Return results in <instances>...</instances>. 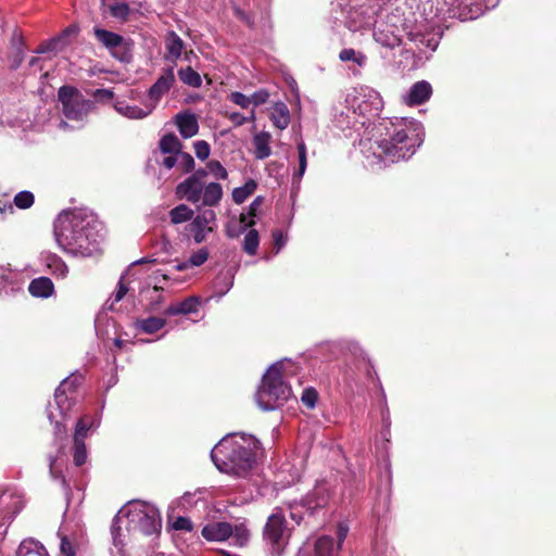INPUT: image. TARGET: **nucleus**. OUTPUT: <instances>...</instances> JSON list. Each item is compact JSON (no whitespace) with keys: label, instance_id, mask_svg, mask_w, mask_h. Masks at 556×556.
I'll use <instances>...</instances> for the list:
<instances>
[{"label":"nucleus","instance_id":"nucleus-1","mask_svg":"<svg viewBox=\"0 0 556 556\" xmlns=\"http://www.w3.org/2000/svg\"><path fill=\"white\" fill-rule=\"evenodd\" d=\"M260 451L261 443L255 437L232 433L214 446L211 456L222 472L247 477L255 467Z\"/></svg>","mask_w":556,"mask_h":556},{"label":"nucleus","instance_id":"nucleus-2","mask_svg":"<svg viewBox=\"0 0 556 556\" xmlns=\"http://www.w3.org/2000/svg\"><path fill=\"white\" fill-rule=\"evenodd\" d=\"M90 222L81 214L64 212L54 222V236L65 251L77 252L88 249L91 241Z\"/></svg>","mask_w":556,"mask_h":556},{"label":"nucleus","instance_id":"nucleus-3","mask_svg":"<svg viewBox=\"0 0 556 556\" xmlns=\"http://www.w3.org/2000/svg\"><path fill=\"white\" fill-rule=\"evenodd\" d=\"M288 366L290 363L278 362L271 365L263 376L256 397L264 410L282 406L291 396V388L286 381Z\"/></svg>","mask_w":556,"mask_h":556},{"label":"nucleus","instance_id":"nucleus-4","mask_svg":"<svg viewBox=\"0 0 556 556\" xmlns=\"http://www.w3.org/2000/svg\"><path fill=\"white\" fill-rule=\"evenodd\" d=\"M388 136L377 141L378 156L384 162L396 163L409 159L422 143V138L412 126L394 128Z\"/></svg>","mask_w":556,"mask_h":556},{"label":"nucleus","instance_id":"nucleus-5","mask_svg":"<svg viewBox=\"0 0 556 556\" xmlns=\"http://www.w3.org/2000/svg\"><path fill=\"white\" fill-rule=\"evenodd\" d=\"M262 534L270 556H281L289 544L291 529L280 510L268 516Z\"/></svg>","mask_w":556,"mask_h":556},{"label":"nucleus","instance_id":"nucleus-6","mask_svg":"<svg viewBox=\"0 0 556 556\" xmlns=\"http://www.w3.org/2000/svg\"><path fill=\"white\" fill-rule=\"evenodd\" d=\"M58 99L62 104L63 114L72 121H81L93 109V102L86 99L74 86L60 87Z\"/></svg>","mask_w":556,"mask_h":556},{"label":"nucleus","instance_id":"nucleus-7","mask_svg":"<svg viewBox=\"0 0 556 556\" xmlns=\"http://www.w3.org/2000/svg\"><path fill=\"white\" fill-rule=\"evenodd\" d=\"M93 33L99 42L109 50L110 54L114 59L124 63H129L131 61L134 48L132 40L126 39L122 35L100 27H96Z\"/></svg>","mask_w":556,"mask_h":556},{"label":"nucleus","instance_id":"nucleus-8","mask_svg":"<svg viewBox=\"0 0 556 556\" xmlns=\"http://www.w3.org/2000/svg\"><path fill=\"white\" fill-rule=\"evenodd\" d=\"M129 528L142 535L157 534L162 528L161 515L154 507L135 509L129 513Z\"/></svg>","mask_w":556,"mask_h":556},{"label":"nucleus","instance_id":"nucleus-9","mask_svg":"<svg viewBox=\"0 0 556 556\" xmlns=\"http://www.w3.org/2000/svg\"><path fill=\"white\" fill-rule=\"evenodd\" d=\"M216 227V214L207 208L199 213L187 226V230L193 236L195 243H202L206 240V235L213 232Z\"/></svg>","mask_w":556,"mask_h":556},{"label":"nucleus","instance_id":"nucleus-10","mask_svg":"<svg viewBox=\"0 0 556 556\" xmlns=\"http://www.w3.org/2000/svg\"><path fill=\"white\" fill-rule=\"evenodd\" d=\"M233 533V527L227 521H213L205 525L201 535L208 542H224Z\"/></svg>","mask_w":556,"mask_h":556},{"label":"nucleus","instance_id":"nucleus-11","mask_svg":"<svg viewBox=\"0 0 556 556\" xmlns=\"http://www.w3.org/2000/svg\"><path fill=\"white\" fill-rule=\"evenodd\" d=\"M204 184L188 177L184 181L177 185L176 195L179 199H185L192 204H197L201 201Z\"/></svg>","mask_w":556,"mask_h":556},{"label":"nucleus","instance_id":"nucleus-12","mask_svg":"<svg viewBox=\"0 0 556 556\" xmlns=\"http://www.w3.org/2000/svg\"><path fill=\"white\" fill-rule=\"evenodd\" d=\"M175 81L174 70L168 67L165 72L157 78V80L150 87L148 91L149 99L154 103L159 102L160 99L169 91L173 84Z\"/></svg>","mask_w":556,"mask_h":556},{"label":"nucleus","instance_id":"nucleus-13","mask_svg":"<svg viewBox=\"0 0 556 556\" xmlns=\"http://www.w3.org/2000/svg\"><path fill=\"white\" fill-rule=\"evenodd\" d=\"M175 122L179 134L186 139L195 136L199 131L198 119L192 113H178Z\"/></svg>","mask_w":556,"mask_h":556},{"label":"nucleus","instance_id":"nucleus-14","mask_svg":"<svg viewBox=\"0 0 556 556\" xmlns=\"http://www.w3.org/2000/svg\"><path fill=\"white\" fill-rule=\"evenodd\" d=\"M431 93L432 87L428 81H417L410 87V90L407 94L406 103L408 105H420L430 98Z\"/></svg>","mask_w":556,"mask_h":556},{"label":"nucleus","instance_id":"nucleus-15","mask_svg":"<svg viewBox=\"0 0 556 556\" xmlns=\"http://www.w3.org/2000/svg\"><path fill=\"white\" fill-rule=\"evenodd\" d=\"M199 306H200V298L189 296V298H186L181 302L169 305L164 311V314L166 316L188 315V314L198 312Z\"/></svg>","mask_w":556,"mask_h":556},{"label":"nucleus","instance_id":"nucleus-16","mask_svg":"<svg viewBox=\"0 0 556 556\" xmlns=\"http://www.w3.org/2000/svg\"><path fill=\"white\" fill-rule=\"evenodd\" d=\"M72 33V28L67 27L64 29L59 36L51 38L50 40L41 42L37 49L36 53L43 54L48 52H59L62 51L66 46L67 36Z\"/></svg>","mask_w":556,"mask_h":556},{"label":"nucleus","instance_id":"nucleus-17","mask_svg":"<svg viewBox=\"0 0 556 556\" xmlns=\"http://www.w3.org/2000/svg\"><path fill=\"white\" fill-rule=\"evenodd\" d=\"M28 292L35 298H49L54 292V285L48 277L35 278L28 286Z\"/></svg>","mask_w":556,"mask_h":556},{"label":"nucleus","instance_id":"nucleus-18","mask_svg":"<svg viewBox=\"0 0 556 556\" xmlns=\"http://www.w3.org/2000/svg\"><path fill=\"white\" fill-rule=\"evenodd\" d=\"M339 551L340 549L334 546L333 538L321 535L314 543V553L312 556H338Z\"/></svg>","mask_w":556,"mask_h":556},{"label":"nucleus","instance_id":"nucleus-19","mask_svg":"<svg viewBox=\"0 0 556 556\" xmlns=\"http://www.w3.org/2000/svg\"><path fill=\"white\" fill-rule=\"evenodd\" d=\"M270 119L278 129H286L290 122L288 106L283 102L275 103L271 108Z\"/></svg>","mask_w":556,"mask_h":556},{"label":"nucleus","instance_id":"nucleus-20","mask_svg":"<svg viewBox=\"0 0 556 556\" xmlns=\"http://www.w3.org/2000/svg\"><path fill=\"white\" fill-rule=\"evenodd\" d=\"M223 198V188L218 182H211L203 188L201 195L202 204L205 206L217 205Z\"/></svg>","mask_w":556,"mask_h":556},{"label":"nucleus","instance_id":"nucleus-21","mask_svg":"<svg viewBox=\"0 0 556 556\" xmlns=\"http://www.w3.org/2000/svg\"><path fill=\"white\" fill-rule=\"evenodd\" d=\"M135 325L138 330L148 334H153L165 327L166 319L152 316L144 319H138Z\"/></svg>","mask_w":556,"mask_h":556},{"label":"nucleus","instance_id":"nucleus-22","mask_svg":"<svg viewBox=\"0 0 556 556\" xmlns=\"http://www.w3.org/2000/svg\"><path fill=\"white\" fill-rule=\"evenodd\" d=\"M270 135L268 132H261L256 135L253 139V143L255 147V157L258 160H264L268 157L271 153L269 147Z\"/></svg>","mask_w":556,"mask_h":556},{"label":"nucleus","instance_id":"nucleus-23","mask_svg":"<svg viewBox=\"0 0 556 556\" xmlns=\"http://www.w3.org/2000/svg\"><path fill=\"white\" fill-rule=\"evenodd\" d=\"M160 150L163 153L178 154L181 151L182 144L176 135L169 132L164 135L159 142Z\"/></svg>","mask_w":556,"mask_h":556},{"label":"nucleus","instance_id":"nucleus-24","mask_svg":"<svg viewBox=\"0 0 556 556\" xmlns=\"http://www.w3.org/2000/svg\"><path fill=\"white\" fill-rule=\"evenodd\" d=\"M54 401L60 413L65 415L75 402L74 395L58 387L54 392Z\"/></svg>","mask_w":556,"mask_h":556},{"label":"nucleus","instance_id":"nucleus-25","mask_svg":"<svg viewBox=\"0 0 556 556\" xmlns=\"http://www.w3.org/2000/svg\"><path fill=\"white\" fill-rule=\"evenodd\" d=\"M165 46L166 50L168 51V54L172 58L178 59L181 55L184 49V41L175 31H169L167 34L165 39Z\"/></svg>","mask_w":556,"mask_h":556},{"label":"nucleus","instance_id":"nucleus-26","mask_svg":"<svg viewBox=\"0 0 556 556\" xmlns=\"http://www.w3.org/2000/svg\"><path fill=\"white\" fill-rule=\"evenodd\" d=\"M257 184L253 179H249L242 187L232 190V200L237 204L243 203L256 190Z\"/></svg>","mask_w":556,"mask_h":556},{"label":"nucleus","instance_id":"nucleus-27","mask_svg":"<svg viewBox=\"0 0 556 556\" xmlns=\"http://www.w3.org/2000/svg\"><path fill=\"white\" fill-rule=\"evenodd\" d=\"M172 224H181L192 220L193 211L186 204H179L169 211Z\"/></svg>","mask_w":556,"mask_h":556},{"label":"nucleus","instance_id":"nucleus-28","mask_svg":"<svg viewBox=\"0 0 556 556\" xmlns=\"http://www.w3.org/2000/svg\"><path fill=\"white\" fill-rule=\"evenodd\" d=\"M178 77L184 84L193 88H199L202 84L200 74L197 71H194L191 66L180 68L178 71Z\"/></svg>","mask_w":556,"mask_h":556},{"label":"nucleus","instance_id":"nucleus-29","mask_svg":"<svg viewBox=\"0 0 556 556\" xmlns=\"http://www.w3.org/2000/svg\"><path fill=\"white\" fill-rule=\"evenodd\" d=\"M260 244V236L257 230L250 229L244 236L243 240V251L249 255H255L257 252V248Z\"/></svg>","mask_w":556,"mask_h":556},{"label":"nucleus","instance_id":"nucleus-30","mask_svg":"<svg viewBox=\"0 0 556 556\" xmlns=\"http://www.w3.org/2000/svg\"><path fill=\"white\" fill-rule=\"evenodd\" d=\"M339 59L342 62L353 61L358 66H364L366 64L367 58L362 52H356L352 48L343 49L339 53Z\"/></svg>","mask_w":556,"mask_h":556},{"label":"nucleus","instance_id":"nucleus-31","mask_svg":"<svg viewBox=\"0 0 556 556\" xmlns=\"http://www.w3.org/2000/svg\"><path fill=\"white\" fill-rule=\"evenodd\" d=\"M48 268L51 274L56 277H65L68 273L66 264L58 256H51L48 258Z\"/></svg>","mask_w":556,"mask_h":556},{"label":"nucleus","instance_id":"nucleus-32","mask_svg":"<svg viewBox=\"0 0 556 556\" xmlns=\"http://www.w3.org/2000/svg\"><path fill=\"white\" fill-rule=\"evenodd\" d=\"M73 462L77 467L83 466L87 462V447L84 441H74Z\"/></svg>","mask_w":556,"mask_h":556},{"label":"nucleus","instance_id":"nucleus-33","mask_svg":"<svg viewBox=\"0 0 556 556\" xmlns=\"http://www.w3.org/2000/svg\"><path fill=\"white\" fill-rule=\"evenodd\" d=\"M13 202L16 207L27 210L33 206L35 197L30 191L24 190L15 194Z\"/></svg>","mask_w":556,"mask_h":556},{"label":"nucleus","instance_id":"nucleus-34","mask_svg":"<svg viewBox=\"0 0 556 556\" xmlns=\"http://www.w3.org/2000/svg\"><path fill=\"white\" fill-rule=\"evenodd\" d=\"M91 426V422L89 421V418L87 416H84L78 419L75 427V433H74V441H84L87 437V432Z\"/></svg>","mask_w":556,"mask_h":556},{"label":"nucleus","instance_id":"nucleus-35","mask_svg":"<svg viewBox=\"0 0 556 556\" xmlns=\"http://www.w3.org/2000/svg\"><path fill=\"white\" fill-rule=\"evenodd\" d=\"M298 153H299V169L294 173V178L301 179L305 173L307 166V157H306V146L303 141L298 143Z\"/></svg>","mask_w":556,"mask_h":556},{"label":"nucleus","instance_id":"nucleus-36","mask_svg":"<svg viewBox=\"0 0 556 556\" xmlns=\"http://www.w3.org/2000/svg\"><path fill=\"white\" fill-rule=\"evenodd\" d=\"M207 169L211 174H213L218 179H227L228 173L227 169L222 165V163L217 160H211L206 164Z\"/></svg>","mask_w":556,"mask_h":556},{"label":"nucleus","instance_id":"nucleus-37","mask_svg":"<svg viewBox=\"0 0 556 556\" xmlns=\"http://www.w3.org/2000/svg\"><path fill=\"white\" fill-rule=\"evenodd\" d=\"M232 535L235 536L236 539V543L239 545V546H243L248 543L249 541V538H250V532L248 530V528L244 526V525H239V526H236L233 528V533Z\"/></svg>","mask_w":556,"mask_h":556},{"label":"nucleus","instance_id":"nucleus-38","mask_svg":"<svg viewBox=\"0 0 556 556\" xmlns=\"http://www.w3.org/2000/svg\"><path fill=\"white\" fill-rule=\"evenodd\" d=\"M110 12L112 16L126 21L130 13V9L126 3H115L110 7Z\"/></svg>","mask_w":556,"mask_h":556},{"label":"nucleus","instance_id":"nucleus-39","mask_svg":"<svg viewBox=\"0 0 556 556\" xmlns=\"http://www.w3.org/2000/svg\"><path fill=\"white\" fill-rule=\"evenodd\" d=\"M193 148L199 160L204 161L210 156L211 147L205 140L195 141Z\"/></svg>","mask_w":556,"mask_h":556},{"label":"nucleus","instance_id":"nucleus-40","mask_svg":"<svg viewBox=\"0 0 556 556\" xmlns=\"http://www.w3.org/2000/svg\"><path fill=\"white\" fill-rule=\"evenodd\" d=\"M178 155V163L185 173H190L194 169V160L191 154L180 151Z\"/></svg>","mask_w":556,"mask_h":556},{"label":"nucleus","instance_id":"nucleus-41","mask_svg":"<svg viewBox=\"0 0 556 556\" xmlns=\"http://www.w3.org/2000/svg\"><path fill=\"white\" fill-rule=\"evenodd\" d=\"M317 400L318 393L313 388L305 389L301 396L302 403L308 408H313L316 405Z\"/></svg>","mask_w":556,"mask_h":556},{"label":"nucleus","instance_id":"nucleus-42","mask_svg":"<svg viewBox=\"0 0 556 556\" xmlns=\"http://www.w3.org/2000/svg\"><path fill=\"white\" fill-rule=\"evenodd\" d=\"M208 255L210 254H208L207 249L202 248V249H200L197 252L191 254V256L189 257L188 263L191 266H201L202 264H204L207 261Z\"/></svg>","mask_w":556,"mask_h":556},{"label":"nucleus","instance_id":"nucleus-43","mask_svg":"<svg viewBox=\"0 0 556 556\" xmlns=\"http://www.w3.org/2000/svg\"><path fill=\"white\" fill-rule=\"evenodd\" d=\"M80 377H67L60 383L59 387L74 395L78 386L80 384Z\"/></svg>","mask_w":556,"mask_h":556},{"label":"nucleus","instance_id":"nucleus-44","mask_svg":"<svg viewBox=\"0 0 556 556\" xmlns=\"http://www.w3.org/2000/svg\"><path fill=\"white\" fill-rule=\"evenodd\" d=\"M91 96L97 102L106 103L114 98V92L112 89H96Z\"/></svg>","mask_w":556,"mask_h":556},{"label":"nucleus","instance_id":"nucleus-45","mask_svg":"<svg viewBox=\"0 0 556 556\" xmlns=\"http://www.w3.org/2000/svg\"><path fill=\"white\" fill-rule=\"evenodd\" d=\"M229 100L242 109H247L251 104L250 98L239 91L231 92Z\"/></svg>","mask_w":556,"mask_h":556},{"label":"nucleus","instance_id":"nucleus-46","mask_svg":"<svg viewBox=\"0 0 556 556\" xmlns=\"http://www.w3.org/2000/svg\"><path fill=\"white\" fill-rule=\"evenodd\" d=\"M173 528L175 530L192 531L193 526L192 521L188 517L179 516L173 522Z\"/></svg>","mask_w":556,"mask_h":556},{"label":"nucleus","instance_id":"nucleus-47","mask_svg":"<svg viewBox=\"0 0 556 556\" xmlns=\"http://www.w3.org/2000/svg\"><path fill=\"white\" fill-rule=\"evenodd\" d=\"M269 98V93L267 90L265 89H260L257 91H255L251 97H250V100H251V103H253L254 105H261V104H264L265 102H267Z\"/></svg>","mask_w":556,"mask_h":556},{"label":"nucleus","instance_id":"nucleus-48","mask_svg":"<svg viewBox=\"0 0 556 556\" xmlns=\"http://www.w3.org/2000/svg\"><path fill=\"white\" fill-rule=\"evenodd\" d=\"M60 548L66 556H76V547L66 536L62 538Z\"/></svg>","mask_w":556,"mask_h":556},{"label":"nucleus","instance_id":"nucleus-49","mask_svg":"<svg viewBox=\"0 0 556 556\" xmlns=\"http://www.w3.org/2000/svg\"><path fill=\"white\" fill-rule=\"evenodd\" d=\"M127 292H128V287H127V283L125 282V276H122L118 281V288L114 294L115 302L122 301L124 299V296L127 294Z\"/></svg>","mask_w":556,"mask_h":556},{"label":"nucleus","instance_id":"nucleus-50","mask_svg":"<svg viewBox=\"0 0 556 556\" xmlns=\"http://www.w3.org/2000/svg\"><path fill=\"white\" fill-rule=\"evenodd\" d=\"M264 201L263 197H256L249 206L248 215L255 217Z\"/></svg>","mask_w":556,"mask_h":556},{"label":"nucleus","instance_id":"nucleus-51","mask_svg":"<svg viewBox=\"0 0 556 556\" xmlns=\"http://www.w3.org/2000/svg\"><path fill=\"white\" fill-rule=\"evenodd\" d=\"M228 118L233 123L235 126H242L244 125L245 123L250 122V118H248L247 116H243L241 113L239 112H233L231 114H229Z\"/></svg>","mask_w":556,"mask_h":556},{"label":"nucleus","instance_id":"nucleus-52","mask_svg":"<svg viewBox=\"0 0 556 556\" xmlns=\"http://www.w3.org/2000/svg\"><path fill=\"white\" fill-rule=\"evenodd\" d=\"M235 11V15L242 22H244L247 25L249 26H252L253 25V21L251 20V17L243 11L241 10L240 8L236 7L233 9Z\"/></svg>","mask_w":556,"mask_h":556},{"label":"nucleus","instance_id":"nucleus-53","mask_svg":"<svg viewBox=\"0 0 556 556\" xmlns=\"http://www.w3.org/2000/svg\"><path fill=\"white\" fill-rule=\"evenodd\" d=\"M273 237H274V240H275V245L277 247V251H278L286 243V237L283 236L282 231H280V230H275L273 232Z\"/></svg>","mask_w":556,"mask_h":556},{"label":"nucleus","instance_id":"nucleus-54","mask_svg":"<svg viewBox=\"0 0 556 556\" xmlns=\"http://www.w3.org/2000/svg\"><path fill=\"white\" fill-rule=\"evenodd\" d=\"M206 176H207V170L204 168H199L189 177L193 178L194 180H198L201 184H204V179L206 178Z\"/></svg>","mask_w":556,"mask_h":556},{"label":"nucleus","instance_id":"nucleus-55","mask_svg":"<svg viewBox=\"0 0 556 556\" xmlns=\"http://www.w3.org/2000/svg\"><path fill=\"white\" fill-rule=\"evenodd\" d=\"M178 162V155H169V156H166L164 160H163V166L167 169H170L173 168L176 163Z\"/></svg>","mask_w":556,"mask_h":556},{"label":"nucleus","instance_id":"nucleus-56","mask_svg":"<svg viewBox=\"0 0 556 556\" xmlns=\"http://www.w3.org/2000/svg\"><path fill=\"white\" fill-rule=\"evenodd\" d=\"M240 230H245L247 228L249 227H253L255 225V220L254 219H250L249 222L247 220V215L245 214H240Z\"/></svg>","mask_w":556,"mask_h":556},{"label":"nucleus","instance_id":"nucleus-57","mask_svg":"<svg viewBox=\"0 0 556 556\" xmlns=\"http://www.w3.org/2000/svg\"><path fill=\"white\" fill-rule=\"evenodd\" d=\"M348 535V528H343V527H339V531H338V543H337V547L338 549L341 548V545L343 543V541L345 540Z\"/></svg>","mask_w":556,"mask_h":556},{"label":"nucleus","instance_id":"nucleus-58","mask_svg":"<svg viewBox=\"0 0 556 556\" xmlns=\"http://www.w3.org/2000/svg\"><path fill=\"white\" fill-rule=\"evenodd\" d=\"M7 210L10 213H12L13 212L12 204L9 201H7L5 199H0V212L4 213Z\"/></svg>","mask_w":556,"mask_h":556},{"label":"nucleus","instance_id":"nucleus-59","mask_svg":"<svg viewBox=\"0 0 556 556\" xmlns=\"http://www.w3.org/2000/svg\"><path fill=\"white\" fill-rule=\"evenodd\" d=\"M241 231H242V230H240V229H239V230H235V229H232L230 226H227V228H226V235H227V237H229V238H236V237H238V236H239V233H240Z\"/></svg>","mask_w":556,"mask_h":556},{"label":"nucleus","instance_id":"nucleus-60","mask_svg":"<svg viewBox=\"0 0 556 556\" xmlns=\"http://www.w3.org/2000/svg\"><path fill=\"white\" fill-rule=\"evenodd\" d=\"M163 302V296L162 295H159L156 301H154L153 303H151V309H156V306L159 304H161Z\"/></svg>","mask_w":556,"mask_h":556},{"label":"nucleus","instance_id":"nucleus-61","mask_svg":"<svg viewBox=\"0 0 556 556\" xmlns=\"http://www.w3.org/2000/svg\"><path fill=\"white\" fill-rule=\"evenodd\" d=\"M114 345L118 349H122V346L124 345V341L122 339L117 338L114 340Z\"/></svg>","mask_w":556,"mask_h":556},{"label":"nucleus","instance_id":"nucleus-62","mask_svg":"<svg viewBox=\"0 0 556 556\" xmlns=\"http://www.w3.org/2000/svg\"><path fill=\"white\" fill-rule=\"evenodd\" d=\"M188 265H190V264H189V263H181V264H178V265L176 266V268H177L178 270H185V269H187V268H188Z\"/></svg>","mask_w":556,"mask_h":556},{"label":"nucleus","instance_id":"nucleus-63","mask_svg":"<svg viewBox=\"0 0 556 556\" xmlns=\"http://www.w3.org/2000/svg\"><path fill=\"white\" fill-rule=\"evenodd\" d=\"M220 556H240V555L230 554V553H229V552H227V551H220Z\"/></svg>","mask_w":556,"mask_h":556},{"label":"nucleus","instance_id":"nucleus-64","mask_svg":"<svg viewBox=\"0 0 556 556\" xmlns=\"http://www.w3.org/2000/svg\"><path fill=\"white\" fill-rule=\"evenodd\" d=\"M24 548H25V542L21 543V545H20V547L17 549V555L22 554Z\"/></svg>","mask_w":556,"mask_h":556}]
</instances>
